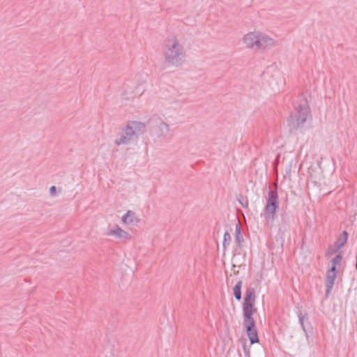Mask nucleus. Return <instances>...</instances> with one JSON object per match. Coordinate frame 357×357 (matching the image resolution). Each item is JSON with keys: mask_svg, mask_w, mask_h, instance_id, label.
<instances>
[{"mask_svg": "<svg viewBox=\"0 0 357 357\" xmlns=\"http://www.w3.org/2000/svg\"><path fill=\"white\" fill-rule=\"evenodd\" d=\"M163 55L168 66L181 67L185 63L186 52L178 38L172 36L164 42Z\"/></svg>", "mask_w": 357, "mask_h": 357, "instance_id": "2", "label": "nucleus"}, {"mask_svg": "<svg viewBox=\"0 0 357 357\" xmlns=\"http://www.w3.org/2000/svg\"><path fill=\"white\" fill-rule=\"evenodd\" d=\"M121 220L124 224L130 225H136L140 220L136 213L132 211H128L122 217Z\"/></svg>", "mask_w": 357, "mask_h": 357, "instance_id": "11", "label": "nucleus"}, {"mask_svg": "<svg viewBox=\"0 0 357 357\" xmlns=\"http://www.w3.org/2000/svg\"><path fill=\"white\" fill-rule=\"evenodd\" d=\"M337 268L331 267L326 272V297L328 298L334 286L335 279L337 278Z\"/></svg>", "mask_w": 357, "mask_h": 357, "instance_id": "8", "label": "nucleus"}, {"mask_svg": "<svg viewBox=\"0 0 357 357\" xmlns=\"http://www.w3.org/2000/svg\"><path fill=\"white\" fill-rule=\"evenodd\" d=\"M342 260V255L341 254L337 255L333 259H332V265L331 267L336 268L337 265H340L341 261Z\"/></svg>", "mask_w": 357, "mask_h": 357, "instance_id": "16", "label": "nucleus"}, {"mask_svg": "<svg viewBox=\"0 0 357 357\" xmlns=\"http://www.w3.org/2000/svg\"><path fill=\"white\" fill-rule=\"evenodd\" d=\"M105 234L109 236H114L124 241L130 240L132 238L129 233L122 229L118 225H115L114 229H108Z\"/></svg>", "mask_w": 357, "mask_h": 357, "instance_id": "9", "label": "nucleus"}, {"mask_svg": "<svg viewBox=\"0 0 357 357\" xmlns=\"http://www.w3.org/2000/svg\"><path fill=\"white\" fill-rule=\"evenodd\" d=\"M279 208V197L275 189H270L266 199V204L264 208V218L267 220H274L275 218L276 211Z\"/></svg>", "mask_w": 357, "mask_h": 357, "instance_id": "5", "label": "nucleus"}, {"mask_svg": "<svg viewBox=\"0 0 357 357\" xmlns=\"http://www.w3.org/2000/svg\"><path fill=\"white\" fill-rule=\"evenodd\" d=\"M238 201L241 204V205L243 208H248V199L246 197H244L243 195H239L238 196Z\"/></svg>", "mask_w": 357, "mask_h": 357, "instance_id": "17", "label": "nucleus"}, {"mask_svg": "<svg viewBox=\"0 0 357 357\" xmlns=\"http://www.w3.org/2000/svg\"><path fill=\"white\" fill-rule=\"evenodd\" d=\"M243 40L246 47L255 50H264L275 45L273 38L259 31L249 32L244 36Z\"/></svg>", "mask_w": 357, "mask_h": 357, "instance_id": "4", "label": "nucleus"}, {"mask_svg": "<svg viewBox=\"0 0 357 357\" xmlns=\"http://www.w3.org/2000/svg\"><path fill=\"white\" fill-rule=\"evenodd\" d=\"M235 242L237 243L240 248L242 247V244L244 242L243 236L241 232V226L239 223L236 225Z\"/></svg>", "mask_w": 357, "mask_h": 357, "instance_id": "13", "label": "nucleus"}, {"mask_svg": "<svg viewBox=\"0 0 357 357\" xmlns=\"http://www.w3.org/2000/svg\"><path fill=\"white\" fill-rule=\"evenodd\" d=\"M311 116V111L307 96L302 93L297 96L294 109L287 119L288 126L291 132L302 128L307 119Z\"/></svg>", "mask_w": 357, "mask_h": 357, "instance_id": "3", "label": "nucleus"}, {"mask_svg": "<svg viewBox=\"0 0 357 357\" xmlns=\"http://www.w3.org/2000/svg\"><path fill=\"white\" fill-rule=\"evenodd\" d=\"M135 139L132 137V135H130V133H128V132H127V130L124 128L122 132L120 134L119 137L115 139L114 143L118 146L121 144H128Z\"/></svg>", "mask_w": 357, "mask_h": 357, "instance_id": "10", "label": "nucleus"}, {"mask_svg": "<svg viewBox=\"0 0 357 357\" xmlns=\"http://www.w3.org/2000/svg\"><path fill=\"white\" fill-rule=\"evenodd\" d=\"M339 249H337L335 245H329L326 252V255L327 257H330L333 255L335 253H336L338 251Z\"/></svg>", "mask_w": 357, "mask_h": 357, "instance_id": "19", "label": "nucleus"}, {"mask_svg": "<svg viewBox=\"0 0 357 357\" xmlns=\"http://www.w3.org/2000/svg\"><path fill=\"white\" fill-rule=\"evenodd\" d=\"M298 318H299V322H300V324L301 325V327H302L303 330L304 331H305L304 321L308 320V317L307 316V314H303L302 313H299Z\"/></svg>", "mask_w": 357, "mask_h": 357, "instance_id": "18", "label": "nucleus"}, {"mask_svg": "<svg viewBox=\"0 0 357 357\" xmlns=\"http://www.w3.org/2000/svg\"><path fill=\"white\" fill-rule=\"evenodd\" d=\"M149 124L151 135L158 138L165 137L169 132V125L159 117H153L151 119Z\"/></svg>", "mask_w": 357, "mask_h": 357, "instance_id": "6", "label": "nucleus"}, {"mask_svg": "<svg viewBox=\"0 0 357 357\" xmlns=\"http://www.w3.org/2000/svg\"><path fill=\"white\" fill-rule=\"evenodd\" d=\"M349 234L347 231H343L340 236L337 238L335 242V246L337 249H340L344 246L348 240Z\"/></svg>", "mask_w": 357, "mask_h": 357, "instance_id": "12", "label": "nucleus"}, {"mask_svg": "<svg viewBox=\"0 0 357 357\" xmlns=\"http://www.w3.org/2000/svg\"><path fill=\"white\" fill-rule=\"evenodd\" d=\"M50 195L52 196H53V197L56 196V186L53 185V186L50 187Z\"/></svg>", "mask_w": 357, "mask_h": 357, "instance_id": "20", "label": "nucleus"}, {"mask_svg": "<svg viewBox=\"0 0 357 357\" xmlns=\"http://www.w3.org/2000/svg\"><path fill=\"white\" fill-rule=\"evenodd\" d=\"M255 300L256 294L255 288L252 287H248L245 293L242 308L243 326L245 328L247 335L251 344L259 342L255 321L252 317L257 310L255 305Z\"/></svg>", "mask_w": 357, "mask_h": 357, "instance_id": "1", "label": "nucleus"}, {"mask_svg": "<svg viewBox=\"0 0 357 357\" xmlns=\"http://www.w3.org/2000/svg\"><path fill=\"white\" fill-rule=\"evenodd\" d=\"M242 284H243V281L239 280L234 287V296L237 301H241V299Z\"/></svg>", "mask_w": 357, "mask_h": 357, "instance_id": "14", "label": "nucleus"}, {"mask_svg": "<svg viewBox=\"0 0 357 357\" xmlns=\"http://www.w3.org/2000/svg\"><path fill=\"white\" fill-rule=\"evenodd\" d=\"M125 129L137 139L139 135H142L146 130V124L140 121H129L127 122Z\"/></svg>", "mask_w": 357, "mask_h": 357, "instance_id": "7", "label": "nucleus"}, {"mask_svg": "<svg viewBox=\"0 0 357 357\" xmlns=\"http://www.w3.org/2000/svg\"><path fill=\"white\" fill-rule=\"evenodd\" d=\"M231 241V238L228 231H225L223 236V243L222 245L224 249H226L230 244Z\"/></svg>", "mask_w": 357, "mask_h": 357, "instance_id": "15", "label": "nucleus"}]
</instances>
